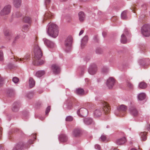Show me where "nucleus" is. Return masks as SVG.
I'll return each mask as SVG.
<instances>
[{
	"label": "nucleus",
	"mask_w": 150,
	"mask_h": 150,
	"mask_svg": "<svg viewBox=\"0 0 150 150\" xmlns=\"http://www.w3.org/2000/svg\"><path fill=\"white\" fill-rule=\"evenodd\" d=\"M47 33L49 36L56 38L59 33L58 26L54 23H49L47 27Z\"/></svg>",
	"instance_id": "obj_1"
},
{
	"label": "nucleus",
	"mask_w": 150,
	"mask_h": 150,
	"mask_svg": "<svg viewBox=\"0 0 150 150\" xmlns=\"http://www.w3.org/2000/svg\"><path fill=\"white\" fill-rule=\"evenodd\" d=\"M72 43V38L71 36H69L65 40L63 49L67 52H69L71 49Z\"/></svg>",
	"instance_id": "obj_2"
},
{
	"label": "nucleus",
	"mask_w": 150,
	"mask_h": 150,
	"mask_svg": "<svg viewBox=\"0 0 150 150\" xmlns=\"http://www.w3.org/2000/svg\"><path fill=\"white\" fill-rule=\"evenodd\" d=\"M34 52L35 54V57L36 59H40L42 55L40 48L38 45H35L34 47Z\"/></svg>",
	"instance_id": "obj_3"
},
{
	"label": "nucleus",
	"mask_w": 150,
	"mask_h": 150,
	"mask_svg": "<svg viewBox=\"0 0 150 150\" xmlns=\"http://www.w3.org/2000/svg\"><path fill=\"white\" fill-rule=\"evenodd\" d=\"M11 6L9 5L5 6L0 11V15L1 16L8 15L11 12Z\"/></svg>",
	"instance_id": "obj_4"
},
{
	"label": "nucleus",
	"mask_w": 150,
	"mask_h": 150,
	"mask_svg": "<svg viewBox=\"0 0 150 150\" xmlns=\"http://www.w3.org/2000/svg\"><path fill=\"white\" fill-rule=\"evenodd\" d=\"M142 32L144 36L148 37L150 35V25H146L143 26L142 30Z\"/></svg>",
	"instance_id": "obj_5"
},
{
	"label": "nucleus",
	"mask_w": 150,
	"mask_h": 150,
	"mask_svg": "<svg viewBox=\"0 0 150 150\" xmlns=\"http://www.w3.org/2000/svg\"><path fill=\"white\" fill-rule=\"evenodd\" d=\"M88 111L86 108H81L78 110L77 112L78 115L80 117H85L88 114Z\"/></svg>",
	"instance_id": "obj_6"
},
{
	"label": "nucleus",
	"mask_w": 150,
	"mask_h": 150,
	"mask_svg": "<svg viewBox=\"0 0 150 150\" xmlns=\"http://www.w3.org/2000/svg\"><path fill=\"white\" fill-rule=\"evenodd\" d=\"M97 71V67L95 64H93L91 65L88 70L89 73L91 75H93L96 74Z\"/></svg>",
	"instance_id": "obj_7"
},
{
	"label": "nucleus",
	"mask_w": 150,
	"mask_h": 150,
	"mask_svg": "<svg viewBox=\"0 0 150 150\" xmlns=\"http://www.w3.org/2000/svg\"><path fill=\"white\" fill-rule=\"evenodd\" d=\"M115 83V80L112 77H110L107 79L106 82V85L110 89L112 88Z\"/></svg>",
	"instance_id": "obj_8"
},
{
	"label": "nucleus",
	"mask_w": 150,
	"mask_h": 150,
	"mask_svg": "<svg viewBox=\"0 0 150 150\" xmlns=\"http://www.w3.org/2000/svg\"><path fill=\"white\" fill-rule=\"evenodd\" d=\"M29 147V146H27L23 143H20L16 145L13 150H22L24 147L28 148Z\"/></svg>",
	"instance_id": "obj_9"
},
{
	"label": "nucleus",
	"mask_w": 150,
	"mask_h": 150,
	"mask_svg": "<svg viewBox=\"0 0 150 150\" xmlns=\"http://www.w3.org/2000/svg\"><path fill=\"white\" fill-rule=\"evenodd\" d=\"M129 110L130 114L133 116L136 117L138 115V111L134 107H130L129 108Z\"/></svg>",
	"instance_id": "obj_10"
},
{
	"label": "nucleus",
	"mask_w": 150,
	"mask_h": 150,
	"mask_svg": "<svg viewBox=\"0 0 150 150\" xmlns=\"http://www.w3.org/2000/svg\"><path fill=\"white\" fill-rule=\"evenodd\" d=\"M51 68L54 74H57L59 73L60 71V67L57 64L52 65Z\"/></svg>",
	"instance_id": "obj_11"
},
{
	"label": "nucleus",
	"mask_w": 150,
	"mask_h": 150,
	"mask_svg": "<svg viewBox=\"0 0 150 150\" xmlns=\"http://www.w3.org/2000/svg\"><path fill=\"white\" fill-rule=\"evenodd\" d=\"M44 42L47 46L49 48H52L55 46V45L53 42L47 39H44Z\"/></svg>",
	"instance_id": "obj_12"
},
{
	"label": "nucleus",
	"mask_w": 150,
	"mask_h": 150,
	"mask_svg": "<svg viewBox=\"0 0 150 150\" xmlns=\"http://www.w3.org/2000/svg\"><path fill=\"white\" fill-rule=\"evenodd\" d=\"M128 32V30L127 29H125L124 30V33L122 34L121 36V43L123 44H125L127 42V40L126 37L125 36V35H127V33Z\"/></svg>",
	"instance_id": "obj_13"
},
{
	"label": "nucleus",
	"mask_w": 150,
	"mask_h": 150,
	"mask_svg": "<svg viewBox=\"0 0 150 150\" xmlns=\"http://www.w3.org/2000/svg\"><path fill=\"white\" fill-rule=\"evenodd\" d=\"M20 106V103L19 102H15L13 105V107L12 108V110L14 112H17L19 110Z\"/></svg>",
	"instance_id": "obj_14"
},
{
	"label": "nucleus",
	"mask_w": 150,
	"mask_h": 150,
	"mask_svg": "<svg viewBox=\"0 0 150 150\" xmlns=\"http://www.w3.org/2000/svg\"><path fill=\"white\" fill-rule=\"evenodd\" d=\"M88 40L87 36H85L83 38L81 41V47L83 48L86 44Z\"/></svg>",
	"instance_id": "obj_15"
},
{
	"label": "nucleus",
	"mask_w": 150,
	"mask_h": 150,
	"mask_svg": "<svg viewBox=\"0 0 150 150\" xmlns=\"http://www.w3.org/2000/svg\"><path fill=\"white\" fill-rule=\"evenodd\" d=\"M126 140L125 137H123L117 140L116 143L117 144L120 145L123 144L126 142Z\"/></svg>",
	"instance_id": "obj_16"
},
{
	"label": "nucleus",
	"mask_w": 150,
	"mask_h": 150,
	"mask_svg": "<svg viewBox=\"0 0 150 150\" xmlns=\"http://www.w3.org/2000/svg\"><path fill=\"white\" fill-rule=\"evenodd\" d=\"M79 19L80 21H83L85 19L86 15L83 11L80 12L78 14Z\"/></svg>",
	"instance_id": "obj_17"
},
{
	"label": "nucleus",
	"mask_w": 150,
	"mask_h": 150,
	"mask_svg": "<svg viewBox=\"0 0 150 150\" xmlns=\"http://www.w3.org/2000/svg\"><path fill=\"white\" fill-rule=\"evenodd\" d=\"M103 109L105 113H107L109 112L110 109V107L107 103H103Z\"/></svg>",
	"instance_id": "obj_18"
},
{
	"label": "nucleus",
	"mask_w": 150,
	"mask_h": 150,
	"mask_svg": "<svg viewBox=\"0 0 150 150\" xmlns=\"http://www.w3.org/2000/svg\"><path fill=\"white\" fill-rule=\"evenodd\" d=\"M59 139L60 141L64 142L67 140V138L65 134H61L59 136Z\"/></svg>",
	"instance_id": "obj_19"
},
{
	"label": "nucleus",
	"mask_w": 150,
	"mask_h": 150,
	"mask_svg": "<svg viewBox=\"0 0 150 150\" xmlns=\"http://www.w3.org/2000/svg\"><path fill=\"white\" fill-rule=\"evenodd\" d=\"M14 6L16 8L19 7L21 5V0H12Z\"/></svg>",
	"instance_id": "obj_20"
},
{
	"label": "nucleus",
	"mask_w": 150,
	"mask_h": 150,
	"mask_svg": "<svg viewBox=\"0 0 150 150\" xmlns=\"http://www.w3.org/2000/svg\"><path fill=\"white\" fill-rule=\"evenodd\" d=\"M63 107L64 109L65 110H69L71 108L72 105L71 103L66 102L64 104Z\"/></svg>",
	"instance_id": "obj_21"
},
{
	"label": "nucleus",
	"mask_w": 150,
	"mask_h": 150,
	"mask_svg": "<svg viewBox=\"0 0 150 150\" xmlns=\"http://www.w3.org/2000/svg\"><path fill=\"white\" fill-rule=\"evenodd\" d=\"M84 122L86 125H90L93 122V120L91 118H86L84 119Z\"/></svg>",
	"instance_id": "obj_22"
},
{
	"label": "nucleus",
	"mask_w": 150,
	"mask_h": 150,
	"mask_svg": "<svg viewBox=\"0 0 150 150\" xmlns=\"http://www.w3.org/2000/svg\"><path fill=\"white\" fill-rule=\"evenodd\" d=\"M127 109V106L124 105H121L117 108V110L119 111H125Z\"/></svg>",
	"instance_id": "obj_23"
},
{
	"label": "nucleus",
	"mask_w": 150,
	"mask_h": 150,
	"mask_svg": "<svg viewBox=\"0 0 150 150\" xmlns=\"http://www.w3.org/2000/svg\"><path fill=\"white\" fill-rule=\"evenodd\" d=\"M76 93L78 95H82L84 94L83 89L81 88H78L76 90Z\"/></svg>",
	"instance_id": "obj_24"
},
{
	"label": "nucleus",
	"mask_w": 150,
	"mask_h": 150,
	"mask_svg": "<svg viewBox=\"0 0 150 150\" xmlns=\"http://www.w3.org/2000/svg\"><path fill=\"white\" fill-rule=\"evenodd\" d=\"M94 114L96 117H98L101 115L102 112L100 109H97L95 110Z\"/></svg>",
	"instance_id": "obj_25"
},
{
	"label": "nucleus",
	"mask_w": 150,
	"mask_h": 150,
	"mask_svg": "<svg viewBox=\"0 0 150 150\" xmlns=\"http://www.w3.org/2000/svg\"><path fill=\"white\" fill-rule=\"evenodd\" d=\"M45 73V72L44 70H41L37 71L36 73V76L40 77L43 75Z\"/></svg>",
	"instance_id": "obj_26"
},
{
	"label": "nucleus",
	"mask_w": 150,
	"mask_h": 150,
	"mask_svg": "<svg viewBox=\"0 0 150 150\" xmlns=\"http://www.w3.org/2000/svg\"><path fill=\"white\" fill-rule=\"evenodd\" d=\"M81 133V131L79 129H75L73 132V135L75 137L79 136Z\"/></svg>",
	"instance_id": "obj_27"
},
{
	"label": "nucleus",
	"mask_w": 150,
	"mask_h": 150,
	"mask_svg": "<svg viewBox=\"0 0 150 150\" xmlns=\"http://www.w3.org/2000/svg\"><path fill=\"white\" fill-rule=\"evenodd\" d=\"M146 95L144 93H141L138 96V98L140 100H142L145 98Z\"/></svg>",
	"instance_id": "obj_28"
},
{
	"label": "nucleus",
	"mask_w": 150,
	"mask_h": 150,
	"mask_svg": "<svg viewBox=\"0 0 150 150\" xmlns=\"http://www.w3.org/2000/svg\"><path fill=\"white\" fill-rule=\"evenodd\" d=\"M29 85L30 88H32L35 85V82L32 78H30L29 79Z\"/></svg>",
	"instance_id": "obj_29"
},
{
	"label": "nucleus",
	"mask_w": 150,
	"mask_h": 150,
	"mask_svg": "<svg viewBox=\"0 0 150 150\" xmlns=\"http://www.w3.org/2000/svg\"><path fill=\"white\" fill-rule=\"evenodd\" d=\"M147 134L146 132H142L140 134V136L142 140L145 141L146 139V134Z\"/></svg>",
	"instance_id": "obj_30"
},
{
	"label": "nucleus",
	"mask_w": 150,
	"mask_h": 150,
	"mask_svg": "<svg viewBox=\"0 0 150 150\" xmlns=\"http://www.w3.org/2000/svg\"><path fill=\"white\" fill-rule=\"evenodd\" d=\"M139 86L140 88L144 89L146 87L147 84L144 82H142L139 83Z\"/></svg>",
	"instance_id": "obj_31"
},
{
	"label": "nucleus",
	"mask_w": 150,
	"mask_h": 150,
	"mask_svg": "<svg viewBox=\"0 0 150 150\" xmlns=\"http://www.w3.org/2000/svg\"><path fill=\"white\" fill-rule=\"evenodd\" d=\"M127 12L126 11H125L122 13L121 18L122 19H125L127 18Z\"/></svg>",
	"instance_id": "obj_32"
},
{
	"label": "nucleus",
	"mask_w": 150,
	"mask_h": 150,
	"mask_svg": "<svg viewBox=\"0 0 150 150\" xmlns=\"http://www.w3.org/2000/svg\"><path fill=\"white\" fill-rule=\"evenodd\" d=\"M23 21L25 23H30L31 22L30 18L28 16L25 17L23 19Z\"/></svg>",
	"instance_id": "obj_33"
},
{
	"label": "nucleus",
	"mask_w": 150,
	"mask_h": 150,
	"mask_svg": "<svg viewBox=\"0 0 150 150\" xmlns=\"http://www.w3.org/2000/svg\"><path fill=\"white\" fill-rule=\"evenodd\" d=\"M108 68L106 67H104L102 69L101 71L102 72L104 73H107L108 71Z\"/></svg>",
	"instance_id": "obj_34"
},
{
	"label": "nucleus",
	"mask_w": 150,
	"mask_h": 150,
	"mask_svg": "<svg viewBox=\"0 0 150 150\" xmlns=\"http://www.w3.org/2000/svg\"><path fill=\"white\" fill-rule=\"evenodd\" d=\"M33 92H28L26 93V96L29 98H31L33 97Z\"/></svg>",
	"instance_id": "obj_35"
},
{
	"label": "nucleus",
	"mask_w": 150,
	"mask_h": 150,
	"mask_svg": "<svg viewBox=\"0 0 150 150\" xmlns=\"http://www.w3.org/2000/svg\"><path fill=\"white\" fill-rule=\"evenodd\" d=\"M106 138L107 137L106 135L104 134H102L100 137L101 140L103 142L105 141L106 140Z\"/></svg>",
	"instance_id": "obj_36"
},
{
	"label": "nucleus",
	"mask_w": 150,
	"mask_h": 150,
	"mask_svg": "<svg viewBox=\"0 0 150 150\" xmlns=\"http://www.w3.org/2000/svg\"><path fill=\"white\" fill-rule=\"evenodd\" d=\"M73 120V117L71 116H67L66 118V120L67 121H71Z\"/></svg>",
	"instance_id": "obj_37"
},
{
	"label": "nucleus",
	"mask_w": 150,
	"mask_h": 150,
	"mask_svg": "<svg viewBox=\"0 0 150 150\" xmlns=\"http://www.w3.org/2000/svg\"><path fill=\"white\" fill-rule=\"evenodd\" d=\"M12 81L14 83H16L18 82L19 79L18 78L15 77L13 78Z\"/></svg>",
	"instance_id": "obj_38"
},
{
	"label": "nucleus",
	"mask_w": 150,
	"mask_h": 150,
	"mask_svg": "<svg viewBox=\"0 0 150 150\" xmlns=\"http://www.w3.org/2000/svg\"><path fill=\"white\" fill-rule=\"evenodd\" d=\"M50 106H48L46 109L45 114L48 115V113L50 112Z\"/></svg>",
	"instance_id": "obj_39"
},
{
	"label": "nucleus",
	"mask_w": 150,
	"mask_h": 150,
	"mask_svg": "<svg viewBox=\"0 0 150 150\" xmlns=\"http://www.w3.org/2000/svg\"><path fill=\"white\" fill-rule=\"evenodd\" d=\"M45 63V61L43 60L38 61L37 62V65H41Z\"/></svg>",
	"instance_id": "obj_40"
},
{
	"label": "nucleus",
	"mask_w": 150,
	"mask_h": 150,
	"mask_svg": "<svg viewBox=\"0 0 150 150\" xmlns=\"http://www.w3.org/2000/svg\"><path fill=\"white\" fill-rule=\"evenodd\" d=\"M13 16H15L16 17H18L21 16L20 14L18 12H17L15 13H13Z\"/></svg>",
	"instance_id": "obj_41"
},
{
	"label": "nucleus",
	"mask_w": 150,
	"mask_h": 150,
	"mask_svg": "<svg viewBox=\"0 0 150 150\" xmlns=\"http://www.w3.org/2000/svg\"><path fill=\"white\" fill-rule=\"evenodd\" d=\"M4 34L6 36H8L9 35V30L5 29L4 30Z\"/></svg>",
	"instance_id": "obj_42"
},
{
	"label": "nucleus",
	"mask_w": 150,
	"mask_h": 150,
	"mask_svg": "<svg viewBox=\"0 0 150 150\" xmlns=\"http://www.w3.org/2000/svg\"><path fill=\"white\" fill-rule=\"evenodd\" d=\"M4 59L3 54L2 52L0 51V60L2 61Z\"/></svg>",
	"instance_id": "obj_43"
},
{
	"label": "nucleus",
	"mask_w": 150,
	"mask_h": 150,
	"mask_svg": "<svg viewBox=\"0 0 150 150\" xmlns=\"http://www.w3.org/2000/svg\"><path fill=\"white\" fill-rule=\"evenodd\" d=\"M127 86L130 88H132L133 87V85L129 82H127Z\"/></svg>",
	"instance_id": "obj_44"
},
{
	"label": "nucleus",
	"mask_w": 150,
	"mask_h": 150,
	"mask_svg": "<svg viewBox=\"0 0 150 150\" xmlns=\"http://www.w3.org/2000/svg\"><path fill=\"white\" fill-rule=\"evenodd\" d=\"M7 93L10 95H12L14 93V91L12 89H10L8 90Z\"/></svg>",
	"instance_id": "obj_45"
},
{
	"label": "nucleus",
	"mask_w": 150,
	"mask_h": 150,
	"mask_svg": "<svg viewBox=\"0 0 150 150\" xmlns=\"http://www.w3.org/2000/svg\"><path fill=\"white\" fill-rule=\"evenodd\" d=\"M29 26L28 25H24L23 27V29L25 30H27Z\"/></svg>",
	"instance_id": "obj_46"
},
{
	"label": "nucleus",
	"mask_w": 150,
	"mask_h": 150,
	"mask_svg": "<svg viewBox=\"0 0 150 150\" xmlns=\"http://www.w3.org/2000/svg\"><path fill=\"white\" fill-rule=\"evenodd\" d=\"M95 148L96 149L99 150L100 148V147L99 145L98 144H96L95 146Z\"/></svg>",
	"instance_id": "obj_47"
},
{
	"label": "nucleus",
	"mask_w": 150,
	"mask_h": 150,
	"mask_svg": "<svg viewBox=\"0 0 150 150\" xmlns=\"http://www.w3.org/2000/svg\"><path fill=\"white\" fill-rule=\"evenodd\" d=\"M50 15L51 14H50L48 12L46 13L45 15V18H46V17H49L50 16Z\"/></svg>",
	"instance_id": "obj_48"
},
{
	"label": "nucleus",
	"mask_w": 150,
	"mask_h": 150,
	"mask_svg": "<svg viewBox=\"0 0 150 150\" xmlns=\"http://www.w3.org/2000/svg\"><path fill=\"white\" fill-rule=\"evenodd\" d=\"M50 0H45V4L46 5L48 4L50 2Z\"/></svg>",
	"instance_id": "obj_49"
},
{
	"label": "nucleus",
	"mask_w": 150,
	"mask_h": 150,
	"mask_svg": "<svg viewBox=\"0 0 150 150\" xmlns=\"http://www.w3.org/2000/svg\"><path fill=\"white\" fill-rule=\"evenodd\" d=\"M27 59H28V58L26 57H25V58L24 59V58H23L22 59H18L19 62V61H24V60H27Z\"/></svg>",
	"instance_id": "obj_50"
},
{
	"label": "nucleus",
	"mask_w": 150,
	"mask_h": 150,
	"mask_svg": "<svg viewBox=\"0 0 150 150\" xmlns=\"http://www.w3.org/2000/svg\"><path fill=\"white\" fill-rule=\"evenodd\" d=\"M3 80L0 76V87L2 85L3 83Z\"/></svg>",
	"instance_id": "obj_51"
},
{
	"label": "nucleus",
	"mask_w": 150,
	"mask_h": 150,
	"mask_svg": "<svg viewBox=\"0 0 150 150\" xmlns=\"http://www.w3.org/2000/svg\"><path fill=\"white\" fill-rule=\"evenodd\" d=\"M96 52L97 54H100L101 53V51H100V50H98L97 49L96 50Z\"/></svg>",
	"instance_id": "obj_52"
},
{
	"label": "nucleus",
	"mask_w": 150,
	"mask_h": 150,
	"mask_svg": "<svg viewBox=\"0 0 150 150\" xmlns=\"http://www.w3.org/2000/svg\"><path fill=\"white\" fill-rule=\"evenodd\" d=\"M84 32V30H81L80 31L79 33V35H81Z\"/></svg>",
	"instance_id": "obj_53"
},
{
	"label": "nucleus",
	"mask_w": 150,
	"mask_h": 150,
	"mask_svg": "<svg viewBox=\"0 0 150 150\" xmlns=\"http://www.w3.org/2000/svg\"><path fill=\"white\" fill-rule=\"evenodd\" d=\"M33 140H30L28 142L29 144H32L33 143Z\"/></svg>",
	"instance_id": "obj_54"
},
{
	"label": "nucleus",
	"mask_w": 150,
	"mask_h": 150,
	"mask_svg": "<svg viewBox=\"0 0 150 150\" xmlns=\"http://www.w3.org/2000/svg\"><path fill=\"white\" fill-rule=\"evenodd\" d=\"M19 38V35H17L15 38V39L16 40Z\"/></svg>",
	"instance_id": "obj_55"
},
{
	"label": "nucleus",
	"mask_w": 150,
	"mask_h": 150,
	"mask_svg": "<svg viewBox=\"0 0 150 150\" xmlns=\"http://www.w3.org/2000/svg\"><path fill=\"white\" fill-rule=\"evenodd\" d=\"M1 131H2V129L1 127H0V137H1V132H2Z\"/></svg>",
	"instance_id": "obj_56"
},
{
	"label": "nucleus",
	"mask_w": 150,
	"mask_h": 150,
	"mask_svg": "<svg viewBox=\"0 0 150 150\" xmlns=\"http://www.w3.org/2000/svg\"><path fill=\"white\" fill-rule=\"evenodd\" d=\"M11 64H10L8 65V67L9 69H11L12 68V67H11V66H11Z\"/></svg>",
	"instance_id": "obj_57"
},
{
	"label": "nucleus",
	"mask_w": 150,
	"mask_h": 150,
	"mask_svg": "<svg viewBox=\"0 0 150 150\" xmlns=\"http://www.w3.org/2000/svg\"><path fill=\"white\" fill-rule=\"evenodd\" d=\"M0 150H3L2 146L0 145Z\"/></svg>",
	"instance_id": "obj_58"
},
{
	"label": "nucleus",
	"mask_w": 150,
	"mask_h": 150,
	"mask_svg": "<svg viewBox=\"0 0 150 150\" xmlns=\"http://www.w3.org/2000/svg\"><path fill=\"white\" fill-rule=\"evenodd\" d=\"M124 115V113L122 114V115H119L120 116H123Z\"/></svg>",
	"instance_id": "obj_59"
},
{
	"label": "nucleus",
	"mask_w": 150,
	"mask_h": 150,
	"mask_svg": "<svg viewBox=\"0 0 150 150\" xmlns=\"http://www.w3.org/2000/svg\"><path fill=\"white\" fill-rule=\"evenodd\" d=\"M62 1H67V0H60Z\"/></svg>",
	"instance_id": "obj_60"
},
{
	"label": "nucleus",
	"mask_w": 150,
	"mask_h": 150,
	"mask_svg": "<svg viewBox=\"0 0 150 150\" xmlns=\"http://www.w3.org/2000/svg\"><path fill=\"white\" fill-rule=\"evenodd\" d=\"M131 150H137L136 149H134V148H132V149Z\"/></svg>",
	"instance_id": "obj_61"
},
{
	"label": "nucleus",
	"mask_w": 150,
	"mask_h": 150,
	"mask_svg": "<svg viewBox=\"0 0 150 150\" xmlns=\"http://www.w3.org/2000/svg\"><path fill=\"white\" fill-rule=\"evenodd\" d=\"M94 38L95 39H96V36H95V37H94Z\"/></svg>",
	"instance_id": "obj_62"
},
{
	"label": "nucleus",
	"mask_w": 150,
	"mask_h": 150,
	"mask_svg": "<svg viewBox=\"0 0 150 150\" xmlns=\"http://www.w3.org/2000/svg\"><path fill=\"white\" fill-rule=\"evenodd\" d=\"M44 119V118H42V119H41V120H43Z\"/></svg>",
	"instance_id": "obj_63"
},
{
	"label": "nucleus",
	"mask_w": 150,
	"mask_h": 150,
	"mask_svg": "<svg viewBox=\"0 0 150 150\" xmlns=\"http://www.w3.org/2000/svg\"><path fill=\"white\" fill-rule=\"evenodd\" d=\"M109 127V126H108L107 127V128H108Z\"/></svg>",
	"instance_id": "obj_64"
}]
</instances>
